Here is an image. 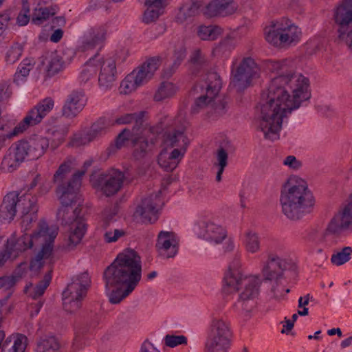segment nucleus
<instances>
[{
	"mask_svg": "<svg viewBox=\"0 0 352 352\" xmlns=\"http://www.w3.org/2000/svg\"><path fill=\"white\" fill-rule=\"evenodd\" d=\"M287 60H267L265 69L277 76L272 78L262 94L258 128L265 139L280 138L284 119L311 98L309 79L300 73L288 70Z\"/></svg>",
	"mask_w": 352,
	"mask_h": 352,
	"instance_id": "obj_1",
	"label": "nucleus"
},
{
	"mask_svg": "<svg viewBox=\"0 0 352 352\" xmlns=\"http://www.w3.org/2000/svg\"><path fill=\"white\" fill-rule=\"evenodd\" d=\"M141 278L142 261L138 254L132 249L118 254L103 274L109 302L120 303L132 293Z\"/></svg>",
	"mask_w": 352,
	"mask_h": 352,
	"instance_id": "obj_2",
	"label": "nucleus"
},
{
	"mask_svg": "<svg viewBox=\"0 0 352 352\" xmlns=\"http://www.w3.org/2000/svg\"><path fill=\"white\" fill-rule=\"evenodd\" d=\"M241 254L236 252L229 263L223 278L222 289L226 294L239 292L234 305L236 311L249 313L256 306L262 278L259 275L247 274L241 269Z\"/></svg>",
	"mask_w": 352,
	"mask_h": 352,
	"instance_id": "obj_3",
	"label": "nucleus"
},
{
	"mask_svg": "<svg viewBox=\"0 0 352 352\" xmlns=\"http://www.w3.org/2000/svg\"><path fill=\"white\" fill-rule=\"evenodd\" d=\"M280 204L283 214L290 220L297 221L312 211L315 199L305 180L292 176L281 188Z\"/></svg>",
	"mask_w": 352,
	"mask_h": 352,
	"instance_id": "obj_4",
	"label": "nucleus"
},
{
	"mask_svg": "<svg viewBox=\"0 0 352 352\" xmlns=\"http://www.w3.org/2000/svg\"><path fill=\"white\" fill-rule=\"evenodd\" d=\"M221 88V80L217 72H210L205 74L201 82L195 87V91L201 93L191 108L192 113L205 111L208 118L215 119L226 111V103L223 101L214 102V99Z\"/></svg>",
	"mask_w": 352,
	"mask_h": 352,
	"instance_id": "obj_5",
	"label": "nucleus"
},
{
	"mask_svg": "<svg viewBox=\"0 0 352 352\" xmlns=\"http://www.w3.org/2000/svg\"><path fill=\"white\" fill-rule=\"evenodd\" d=\"M85 170H78L67 184L58 186L57 194L61 202V206L57 212V217L63 226L72 227L78 221L85 222L80 217V204L76 206L79 197L78 191L81 186V180Z\"/></svg>",
	"mask_w": 352,
	"mask_h": 352,
	"instance_id": "obj_6",
	"label": "nucleus"
},
{
	"mask_svg": "<svg viewBox=\"0 0 352 352\" xmlns=\"http://www.w3.org/2000/svg\"><path fill=\"white\" fill-rule=\"evenodd\" d=\"M261 69L256 60L251 56H245L239 60L234 57L231 66L230 84L237 91L250 87L253 80L260 77Z\"/></svg>",
	"mask_w": 352,
	"mask_h": 352,
	"instance_id": "obj_7",
	"label": "nucleus"
},
{
	"mask_svg": "<svg viewBox=\"0 0 352 352\" xmlns=\"http://www.w3.org/2000/svg\"><path fill=\"white\" fill-rule=\"evenodd\" d=\"M295 263L287 258H283L274 253H269L267 259L262 263L261 274L265 280H275L276 286L272 287V292L275 298L283 295L284 288L278 285V282L284 278L286 271H295Z\"/></svg>",
	"mask_w": 352,
	"mask_h": 352,
	"instance_id": "obj_8",
	"label": "nucleus"
},
{
	"mask_svg": "<svg viewBox=\"0 0 352 352\" xmlns=\"http://www.w3.org/2000/svg\"><path fill=\"white\" fill-rule=\"evenodd\" d=\"M301 30L292 21L282 19L265 30L266 41L274 45H290L299 42Z\"/></svg>",
	"mask_w": 352,
	"mask_h": 352,
	"instance_id": "obj_9",
	"label": "nucleus"
},
{
	"mask_svg": "<svg viewBox=\"0 0 352 352\" xmlns=\"http://www.w3.org/2000/svg\"><path fill=\"white\" fill-rule=\"evenodd\" d=\"M232 336L229 322L223 318L214 316L205 344L206 352H228Z\"/></svg>",
	"mask_w": 352,
	"mask_h": 352,
	"instance_id": "obj_10",
	"label": "nucleus"
},
{
	"mask_svg": "<svg viewBox=\"0 0 352 352\" xmlns=\"http://www.w3.org/2000/svg\"><path fill=\"white\" fill-rule=\"evenodd\" d=\"M90 284L87 272L82 273L72 280L63 292V305L65 311L72 313L80 309Z\"/></svg>",
	"mask_w": 352,
	"mask_h": 352,
	"instance_id": "obj_11",
	"label": "nucleus"
},
{
	"mask_svg": "<svg viewBox=\"0 0 352 352\" xmlns=\"http://www.w3.org/2000/svg\"><path fill=\"white\" fill-rule=\"evenodd\" d=\"M352 231V195L342 203L327 224L324 238Z\"/></svg>",
	"mask_w": 352,
	"mask_h": 352,
	"instance_id": "obj_12",
	"label": "nucleus"
},
{
	"mask_svg": "<svg viewBox=\"0 0 352 352\" xmlns=\"http://www.w3.org/2000/svg\"><path fill=\"white\" fill-rule=\"evenodd\" d=\"M333 19L338 25V39L351 45L352 34V0H342L334 11Z\"/></svg>",
	"mask_w": 352,
	"mask_h": 352,
	"instance_id": "obj_13",
	"label": "nucleus"
},
{
	"mask_svg": "<svg viewBox=\"0 0 352 352\" xmlns=\"http://www.w3.org/2000/svg\"><path fill=\"white\" fill-rule=\"evenodd\" d=\"M175 124L179 125V127L165 133L163 140L164 147L178 151L183 150L184 154L186 155L190 144V140L185 133L187 122L184 118L179 114L175 120Z\"/></svg>",
	"mask_w": 352,
	"mask_h": 352,
	"instance_id": "obj_14",
	"label": "nucleus"
},
{
	"mask_svg": "<svg viewBox=\"0 0 352 352\" xmlns=\"http://www.w3.org/2000/svg\"><path fill=\"white\" fill-rule=\"evenodd\" d=\"M161 193L162 191L159 190L156 193L142 198L136 207L135 216L140 217L144 223L155 222L158 219L159 208L163 204L160 197Z\"/></svg>",
	"mask_w": 352,
	"mask_h": 352,
	"instance_id": "obj_15",
	"label": "nucleus"
},
{
	"mask_svg": "<svg viewBox=\"0 0 352 352\" xmlns=\"http://www.w3.org/2000/svg\"><path fill=\"white\" fill-rule=\"evenodd\" d=\"M87 231L85 222H76L69 227L63 236L61 241L55 248L56 256L60 258V253H67L74 250L81 243Z\"/></svg>",
	"mask_w": 352,
	"mask_h": 352,
	"instance_id": "obj_16",
	"label": "nucleus"
},
{
	"mask_svg": "<svg viewBox=\"0 0 352 352\" xmlns=\"http://www.w3.org/2000/svg\"><path fill=\"white\" fill-rule=\"evenodd\" d=\"M124 173L116 169H111L101 174L97 179L94 186L107 197L118 193L123 186Z\"/></svg>",
	"mask_w": 352,
	"mask_h": 352,
	"instance_id": "obj_17",
	"label": "nucleus"
},
{
	"mask_svg": "<svg viewBox=\"0 0 352 352\" xmlns=\"http://www.w3.org/2000/svg\"><path fill=\"white\" fill-rule=\"evenodd\" d=\"M197 236L212 244L221 243L227 237L226 230L211 220L199 221L195 227Z\"/></svg>",
	"mask_w": 352,
	"mask_h": 352,
	"instance_id": "obj_18",
	"label": "nucleus"
},
{
	"mask_svg": "<svg viewBox=\"0 0 352 352\" xmlns=\"http://www.w3.org/2000/svg\"><path fill=\"white\" fill-rule=\"evenodd\" d=\"M108 28L107 25H99L88 29L82 35L79 49L82 52L101 49L106 41Z\"/></svg>",
	"mask_w": 352,
	"mask_h": 352,
	"instance_id": "obj_19",
	"label": "nucleus"
},
{
	"mask_svg": "<svg viewBox=\"0 0 352 352\" xmlns=\"http://www.w3.org/2000/svg\"><path fill=\"white\" fill-rule=\"evenodd\" d=\"M25 144L18 143L11 146L4 154L0 170L4 173H11L16 170L25 159Z\"/></svg>",
	"mask_w": 352,
	"mask_h": 352,
	"instance_id": "obj_20",
	"label": "nucleus"
},
{
	"mask_svg": "<svg viewBox=\"0 0 352 352\" xmlns=\"http://www.w3.org/2000/svg\"><path fill=\"white\" fill-rule=\"evenodd\" d=\"M97 72L100 70L99 87L103 91H107L112 87L116 80L117 72L116 61L111 58L103 59L97 56Z\"/></svg>",
	"mask_w": 352,
	"mask_h": 352,
	"instance_id": "obj_21",
	"label": "nucleus"
},
{
	"mask_svg": "<svg viewBox=\"0 0 352 352\" xmlns=\"http://www.w3.org/2000/svg\"><path fill=\"white\" fill-rule=\"evenodd\" d=\"M179 242L177 235L173 232L161 231L156 242L157 250L164 258L175 256L178 252Z\"/></svg>",
	"mask_w": 352,
	"mask_h": 352,
	"instance_id": "obj_22",
	"label": "nucleus"
},
{
	"mask_svg": "<svg viewBox=\"0 0 352 352\" xmlns=\"http://www.w3.org/2000/svg\"><path fill=\"white\" fill-rule=\"evenodd\" d=\"M160 63L161 58L160 56L151 57L131 73L141 87L153 78Z\"/></svg>",
	"mask_w": 352,
	"mask_h": 352,
	"instance_id": "obj_23",
	"label": "nucleus"
},
{
	"mask_svg": "<svg viewBox=\"0 0 352 352\" xmlns=\"http://www.w3.org/2000/svg\"><path fill=\"white\" fill-rule=\"evenodd\" d=\"M87 102L84 91L74 90L68 95L63 107V114L67 118L76 117L84 108Z\"/></svg>",
	"mask_w": 352,
	"mask_h": 352,
	"instance_id": "obj_24",
	"label": "nucleus"
},
{
	"mask_svg": "<svg viewBox=\"0 0 352 352\" xmlns=\"http://www.w3.org/2000/svg\"><path fill=\"white\" fill-rule=\"evenodd\" d=\"M184 156L183 150L178 151L164 147L158 155L157 162L160 166L164 170L173 171L177 167Z\"/></svg>",
	"mask_w": 352,
	"mask_h": 352,
	"instance_id": "obj_25",
	"label": "nucleus"
},
{
	"mask_svg": "<svg viewBox=\"0 0 352 352\" xmlns=\"http://www.w3.org/2000/svg\"><path fill=\"white\" fill-rule=\"evenodd\" d=\"M238 43L237 34L234 32L227 34L212 49L214 56L221 58H228Z\"/></svg>",
	"mask_w": 352,
	"mask_h": 352,
	"instance_id": "obj_26",
	"label": "nucleus"
},
{
	"mask_svg": "<svg viewBox=\"0 0 352 352\" xmlns=\"http://www.w3.org/2000/svg\"><path fill=\"white\" fill-rule=\"evenodd\" d=\"M236 9L234 0H212L207 5L205 14L210 17L227 16L233 14Z\"/></svg>",
	"mask_w": 352,
	"mask_h": 352,
	"instance_id": "obj_27",
	"label": "nucleus"
},
{
	"mask_svg": "<svg viewBox=\"0 0 352 352\" xmlns=\"http://www.w3.org/2000/svg\"><path fill=\"white\" fill-rule=\"evenodd\" d=\"M168 4V0H145L147 8L143 15V22L151 23L157 21L164 12Z\"/></svg>",
	"mask_w": 352,
	"mask_h": 352,
	"instance_id": "obj_28",
	"label": "nucleus"
},
{
	"mask_svg": "<svg viewBox=\"0 0 352 352\" xmlns=\"http://www.w3.org/2000/svg\"><path fill=\"white\" fill-rule=\"evenodd\" d=\"M68 132V126L62 123L47 129L45 135L47 147L52 150L58 148L64 141Z\"/></svg>",
	"mask_w": 352,
	"mask_h": 352,
	"instance_id": "obj_29",
	"label": "nucleus"
},
{
	"mask_svg": "<svg viewBox=\"0 0 352 352\" xmlns=\"http://www.w3.org/2000/svg\"><path fill=\"white\" fill-rule=\"evenodd\" d=\"M58 232L59 227L56 224L45 225V264H51L58 260L54 248V242Z\"/></svg>",
	"mask_w": 352,
	"mask_h": 352,
	"instance_id": "obj_30",
	"label": "nucleus"
},
{
	"mask_svg": "<svg viewBox=\"0 0 352 352\" xmlns=\"http://www.w3.org/2000/svg\"><path fill=\"white\" fill-rule=\"evenodd\" d=\"M18 194L15 192L8 193L0 205V219L1 221H12L16 213Z\"/></svg>",
	"mask_w": 352,
	"mask_h": 352,
	"instance_id": "obj_31",
	"label": "nucleus"
},
{
	"mask_svg": "<svg viewBox=\"0 0 352 352\" xmlns=\"http://www.w3.org/2000/svg\"><path fill=\"white\" fill-rule=\"evenodd\" d=\"M44 118V104L43 101L28 111L23 120L19 122L23 132H25L30 127L40 124Z\"/></svg>",
	"mask_w": 352,
	"mask_h": 352,
	"instance_id": "obj_32",
	"label": "nucleus"
},
{
	"mask_svg": "<svg viewBox=\"0 0 352 352\" xmlns=\"http://www.w3.org/2000/svg\"><path fill=\"white\" fill-rule=\"evenodd\" d=\"M18 144H25V157L36 160L44 154V138L42 135H34L30 142L20 141Z\"/></svg>",
	"mask_w": 352,
	"mask_h": 352,
	"instance_id": "obj_33",
	"label": "nucleus"
},
{
	"mask_svg": "<svg viewBox=\"0 0 352 352\" xmlns=\"http://www.w3.org/2000/svg\"><path fill=\"white\" fill-rule=\"evenodd\" d=\"M28 338L22 334L11 335L2 342L1 352H25Z\"/></svg>",
	"mask_w": 352,
	"mask_h": 352,
	"instance_id": "obj_34",
	"label": "nucleus"
},
{
	"mask_svg": "<svg viewBox=\"0 0 352 352\" xmlns=\"http://www.w3.org/2000/svg\"><path fill=\"white\" fill-rule=\"evenodd\" d=\"M97 56L91 58L82 66L78 80L80 85H89L94 80L97 73Z\"/></svg>",
	"mask_w": 352,
	"mask_h": 352,
	"instance_id": "obj_35",
	"label": "nucleus"
},
{
	"mask_svg": "<svg viewBox=\"0 0 352 352\" xmlns=\"http://www.w3.org/2000/svg\"><path fill=\"white\" fill-rule=\"evenodd\" d=\"M29 245L28 235L26 234L17 239L13 234L8 239L6 243L7 250H10L14 257L17 256L19 253L30 249Z\"/></svg>",
	"mask_w": 352,
	"mask_h": 352,
	"instance_id": "obj_36",
	"label": "nucleus"
},
{
	"mask_svg": "<svg viewBox=\"0 0 352 352\" xmlns=\"http://www.w3.org/2000/svg\"><path fill=\"white\" fill-rule=\"evenodd\" d=\"M200 6V2L197 0H191L190 2L185 3L177 14L176 21L182 23L188 18L195 16L199 13Z\"/></svg>",
	"mask_w": 352,
	"mask_h": 352,
	"instance_id": "obj_37",
	"label": "nucleus"
},
{
	"mask_svg": "<svg viewBox=\"0 0 352 352\" xmlns=\"http://www.w3.org/2000/svg\"><path fill=\"white\" fill-rule=\"evenodd\" d=\"M185 57L186 49L182 43H179L175 47L172 56L173 63L169 67L164 69V76L166 78L171 76L181 65Z\"/></svg>",
	"mask_w": 352,
	"mask_h": 352,
	"instance_id": "obj_38",
	"label": "nucleus"
},
{
	"mask_svg": "<svg viewBox=\"0 0 352 352\" xmlns=\"http://www.w3.org/2000/svg\"><path fill=\"white\" fill-rule=\"evenodd\" d=\"M243 245L247 252L256 254L261 250V239L258 234L252 231L247 230L244 233Z\"/></svg>",
	"mask_w": 352,
	"mask_h": 352,
	"instance_id": "obj_39",
	"label": "nucleus"
},
{
	"mask_svg": "<svg viewBox=\"0 0 352 352\" xmlns=\"http://www.w3.org/2000/svg\"><path fill=\"white\" fill-rule=\"evenodd\" d=\"M144 116L145 111L126 113L118 118L115 120V123L117 124H126L134 122L135 125L133 127V131H135L136 133H138L140 128L143 124Z\"/></svg>",
	"mask_w": 352,
	"mask_h": 352,
	"instance_id": "obj_40",
	"label": "nucleus"
},
{
	"mask_svg": "<svg viewBox=\"0 0 352 352\" xmlns=\"http://www.w3.org/2000/svg\"><path fill=\"white\" fill-rule=\"evenodd\" d=\"M178 87L175 84L168 81H163L159 85L154 94L155 101H162L173 97L177 91Z\"/></svg>",
	"mask_w": 352,
	"mask_h": 352,
	"instance_id": "obj_41",
	"label": "nucleus"
},
{
	"mask_svg": "<svg viewBox=\"0 0 352 352\" xmlns=\"http://www.w3.org/2000/svg\"><path fill=\"white\" fill-rule=\"evenodd\" d=\"M30 249L38 252H44V226L40 223L37 230L28 236Z\"/></svg>",
	"mask_w": 352,
	"mask_h": 352,
	"instance_id": "obj_42",
	"label": "nucleus"
},
{
	"mask_svg": "<svg viewBox=\"0 0 352 352\" xmlns=\"http://www.w3.org/2000/svg\"><path fill=\"white\" fill-rule=\"evenodd\" d=\"M63 68L64 62L61 56L56 52L52 53L46 65L45 76L52 77L62 71Z\"/></svg>",
	"mask_w": 352,
	"mask_h": 352,
	"instance_id": "obj_43",
	"label": "nucleus"
},
{
	"mask_svg": "<svg viewBox=\"0 0 352 352\" xmlns=\"http://www.w3.org/2000/svg\"><path fill=\"white\" fill-rule=\"evenodd\" d=\"M208 66V60L200 50H195L190 56V70L197 74L201 70H204Z\"/></svg>",
	"mask_w": 352,
	"mask_h": 352,
	"instance_id": "obj_44",
	"label": "nucleus"
},
{
	"mask_svg": "<svg viewBox=\"0 0 352 352\" xmlns=\"http://www.w3.org/2000/svg\"><path fill=\"white\" fill-rule=\"evenodd\" d=\"M23 133L19 124L13 129L8 124L0 126V145L3 148L8 141L10 142L12 138Z\"/></svg>",
	"mask_w": 352,
	"mask_h": 352,
	"instance_id": "obj_45",
	"label": "nucleus"
},
{
	"mask_svg": "<svg viewBox=\"0 0 352 352\" xmlns=\"http://www.w3.org/2000/svg\"><path fill=\"white\" fill-rule=\"evenodd\" d=\"M34 65V60L31 58H25L20 63L18 67V69L14 74V81L17 85H19L21 82H23L24 78H26L32 69L33 65Z\"/></svg>",
	"mask_w": 352,
	"mask_h": 352,
	"instance_id": "obj_46",
	"label": "nucleus"
},
{
	"mask_svg": "<svg viewBox=\"0 0 352 352\" xmlns=\"http://www.w3.org/2000/svg\"><path fill=\"white\" fill-rule=\"evenodd\" d=\"M197 33L201 40L213 41L222 34V29L216 25H202L199 27Z\"/></svg>",
	"mask_w": 352,
	"mask_h": 352,
	"instance_id": "obj_47",
	"label": "nucleus"
},
{
	"mask_svg": "<svg viewBox=\"0 0 352 352\" xmlns=\"http://www.w3.org/2000/svg\"><path fill=\"white\" fill-rule=\"evenodd\" d=\"M352 255V247L346 246L334 252L331 257V262L336 266H340L348 262Z\"/></svg>",
	"mask_w": 352,
	"mask_h": 352,
	"instance_id": "obj_48",
	"label": "nucleus"
},
{
	"mask_svg": "<svg viewBox=\"0 0 352 352\" xmlns=\"http://www.w3.org/2000/svg\"><path fill=\"white\" fill-rule=\"evenodd\" d=\"M228 153L223 148H219L217 153V162L214 163V166L217 168L216 175L217 182L221 180V175L224 171L225 168L228 164Z\"/></svg>",
	"mask_w": 352,
	"mask_h": 352,
	"instance_id": "obj_49",
	"label": "nucleus"
},
{
	"mask_svg": "<svg viewBox=\"0 0 352 352\" xmlns=\"http://www.w3.org/2000/svg\"><path fill=\"white\" fill-rule=\"evenodd\" d=\"M18 200L17 207L21 210L23 214H27L30 211L34 210L36 199L30 195H23L20 197H18Z\"/></svg>",
	"mask_w": 352,
	"mask_h": 352,
	"instance_id": "obj_50",
	"label": "nucleus"
},
{
	"mask_svg": "<svg viewBox=\"0 0 352 352\" xmlns=\"http://www.w3.org/2000/svg\"><path fill=\"white\" fill-rule=\"evenodd\" d=\"M134 146L133 155L136 159L144 157L148 151L149 144L143 138H134L133 140Z\"/></svg>",
	"mask_w": 352,
	"mask_h": 352,
	"instance_id": "obj_51",
	"label": "nucleus"
},
{
	"mask_svg": "<svg viewBox=\"0 0 352 352\" xmlns=\"http://www.w3.org/2000/svg\"><path fill=\"white\" fill-rule=\"evenodd\" d=\"M93 136L87 131H81L76 133L71 140L69 144L74 147L85 146L94 141Z\"/></svg>",
	"mask_w": 352,
	"mask_h": 352,
	"instance_id": "obj_52",
	"label": "nucleus"
},
{
	"mask_svg": "<svg viewBox=\"0 0 352 352\" xmlns=\"http://www.w3.org/2000/svg\"><path fill=\"white\" fill-rule=\"evenodd\" d=\"M109 126V124L105 118H100L91 125L89 131L93 139L96 140L107 132Z\"/></svg>",
	"mask_w": 352,
	"mask_h": 352,
	"instance_id": "obj_53",
	"label": "nucleus"
},
{
	"mask_svg": "<svg viewBox=\"0 0 352 352\" xmlns=\"http://www.w3.org/2000/svg\"><path fill=\"white\" fill-rule=\"evenodd\" d=\"M140 87L134 78V76L130 73L121 82L120 86V92L123 94H129Z\"/></svg>",
	"mask_w": 352,
	"mask_h": 352,
	"instance_id": "obj_54",
	"label": "nucleus"
},
{
	"mask_svg": "<svg viewBox=\"0 0 352 352\" xmlns=\"http://www.w3.org/2000/svg\"><path fill=\"white\" fill-rule=\"evenodd\" d=\"M118 219L117 208L111 207L105 208L102 214V227L107 229L111 223L116 222Z\"/></svg>",
	"mask_w": 352,
	"mask_h": 352,
	"instance_id": "obj_55",
	"label": "nucleus"
},
{
	"mask_svg": "<svg viewBox=\"0 0 352 352\" xmlns=\"http://www.w3.org/2000/svg\"><path fill=\"white\" fill-rule=\"evenodd\" d=\"M23 53V47L16 43L12 45L6 52L5 60L7 64L12 65L16 63L21 56Z\"/></svg>",
	"mask_w": 352,
	"mask_h": 352,
	"instance_id": "obj_56",
	"label": "nucleus"
},
{
	"mask_svg": "<svg viewBox=\"0 0 352 352\" xmlns=\"http://www.w3.org/2000/svg\"><path fill=\"white\" fill-rule=\"evenodd\" d=\"M163 342L165 346L174 348L181 344H186L187 338L183 335L176 336L167 334L163 338Z\"/></svg>",
	"mask_w": 352,
	"mask_h": 352,
	"instance_id": "obj_57",
	"label": "nucleus"
},
{
	"mask_svg": "<svg viewBox=\"0 0 352 352\" xmlns=\"http://www.w3.org/2000/svg\"><path fill=\"white\" fill-rule=\"evenodd\" d=\"M126 232L122 229L108 230L104 233V240L107 243L117 242L120 239L125 236Z\"/></svg>",
	"mask_w": 352,
	"mask_h": 352,
	"instance_id": "obj_58",
	"label": "nucleus"
},
{
	"mask_svg": "<svg viewBox=\"0 0 352 352\" xmlns=\"http://www.w3.org/2000/svg\"><path fill=\"white\" fill-rule=\"evenodd\" d=\"M29 12L28 0H22V10L16 18V23L19 25L23 26L28 23L30 21Z\"/></svg>",
	"mask_w": 352,
	"mask_h": 352,
	"instance_id": "obj_59",
	"label": "nucleus"
},
{
	"mask_svg": "<svg viewBox=\"0 0 352 352\" xmlns=\"http://www.w3.org/2000/svg\"><path fill=\"white\" fill-rule=\"evenodd\" d=\"M137 134L135 131L131 132L130 130L124 129L117 137L115 144L117 148H121L125 142L129 140H134L133 135Z\"/></svg>",
	"mask_w": 352,
	"mask_h": 352,
	"instance_id": "obj_60",
	"label": "nucleus"
},
{
	"mask_svg": "<svg viewBox=\"0 0 352 352\" xmlns=\"http://www.w3.org/2000/svg\"><path fill=\"white\" fill-rule=\"evenodd\" d=\"M66 23V19L64 16H56L45 21V27H47L48 30L63 29Z\"/></svg>",
	"mask_w": 352,
	"mask_h": 352,
	"instance_id": "obj_61",
	"label": "nucleus"
},
{
	"mask_svg": "<svg viewBox=\"0 0 352 352\" xmlns=\"http://www.w3.org/2000/svg\"><path fill=\"white\" fill-rule=\"evenodd\" d=\"M44 265V252H38L32 259L30 269L34 274L38 273Z\"/></svg>",
	"mask_w": 352,
	"mask_h": 352,
	"instance_id": "obj_62",
	"label": "nucleus"
},
{
	"mask_svg": "<svg viewBox=\"0 0 352 352\" xmlns=\"http://www.w3.org/2000/svg\"><path fill=\"white\" fill-rule=\"evenodd\" d=\"M60 344L54 336L45 338V352H60Z\"/></svg>",
	"mask_w": 352,
	"mask_h": 352,
	"instance_id": "obj_63",
	"label": "nucleus"
},
{
	"mask_svg": "<svg viewBox=\"0 0 352 352\" xmlns=\"http://www.w3.org/2000/svg\"><path fill=\"white\" fill-rule=\"evenodd\" d=\"M44 20V8L42 3L39 2L37 6L34 8L32 14V21L36 25H40Z\"/></svg>",
	"mask_w": 352,
	"mask_h": 352,
	"instance_id": "obj_64",
	"label": "nucleus"
}]
</instances>
